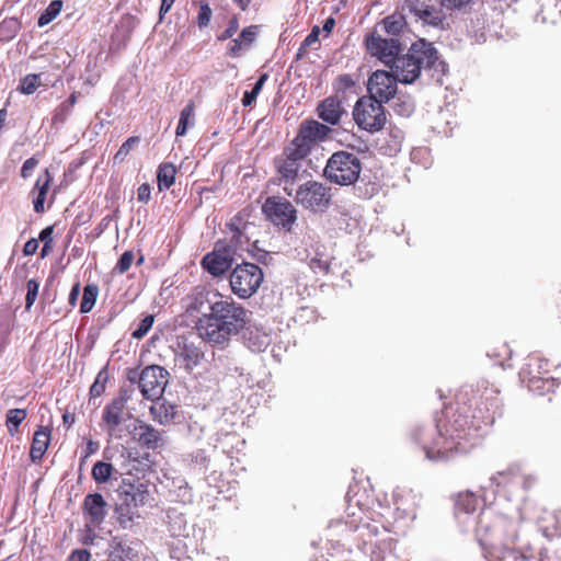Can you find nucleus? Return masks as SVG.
<instances>
[{"instance_id": "393cba45", "label": "nucleus", "mask_w": 561, "mask_h": 561, "mask_svg": "<svg viewBox=\"0 0 561 561\" xmlns=\"http://www.w3.org/2000/svg\"><path fill=\"white\" fill-rule=\"evenodd\" d=\"M257 34V25L244 27L239 34V37L232 41L231 46L228 49V55L233 58L239 57L243 49H248L255 42Z\"/></svg>"}, {"instance_id": "680f3d73", "label": "nucleus", "mask_w": 561, "mask_h": 561, "mask_svg": "<svg viewBox=\"0 0 561 561\" xmlns=\"http://www.w3.org/2000/svg\"><path fill=\"white\" fill-rule=\"evenodd\" d=\"M268 78V75L267 73H262L260 76V78L257 79V81L255 82L254 87L252 88L251 92L254 94V95H259L260 92L262 91L263 89V85L265 83V81L267 80Z\"/></svg>"}, {"instance_id": "aec40b11", "label": "nucleus", "mask_w": 561, "mask_h": 561, "mask_svg": "<svg viewBox=\"0 0 561 561\" xmlns=\"http://www.w3.org/2000/svg\"><path fill=\"white\" fill-rule=\"evenodd\" d=\"M106 505L100 493H91L84 497L83 514L94 527H99L103 523L106 516Z\"/></svg>"}, {"instance_id": "72a5a7b5", "label": "nucleus", "mask_w": 561, "mask_h": 561, "mask_svg": "<svg viewBox=\"0 0 561 561\" xmlns=\"http://www.w3.org/2000/svg\"><path fill=\"white\" fill-rule=\"evenodd\" d=\"M195 104L190 101L184 108L181 111L180 119L176 126L175 134L178 137L184 136L190 125L194 122Z\"/></svg>"}, {"instance_id": "6e6552de", "label": "nucleus", "mask_w": 561, "mask_h": 561, "mask_svg": "<svg viewBox=\"0 0 561 561\" xmlns=\"http://www.w3.org/2000/svg\"><path fill=\"white\" fill-rule=\"evenodd\" d=\"M294 202L302 209L311 213H323L331 205V187L316 180H308L294 188Z\"/></svg>"}, {"instance_id": "c9c22d12", "label": "nucleus", "mask_w": 561, "mask_h": 561, "mask_svg": "<svg viewBox=\"0 0 561 561\" xmlns=\"http://www.w3.org/2000/svg\"><path fill=\"white\" fill-rule=\"evenodd\" d=\"M99 295V287L95 284H88L83 288V296L80 304V312L88 313L95 305Z\"/></svg>"}, {"instance_id": "79ce46f5", "label": "nucleus", "mask_w": 561, "mask_h": 561, "mask_svg": "<svg viewBox=\"0 0 561 561\" xmlns=\"http://www.w3.org/2000/svg\"><path fill=\"white\" fill-rule=\"evenodd\" d=\"M140 138L138 136H131L119 147L117 152L114 154L113 160L115 163L123 162L129 152L139 144Z\"/></svg>"}, {"instance_id": "8fccbe9b", "label": "nucleus", "mask_w": 561, "mask_h": 561, "mask_svg": "<svg viewBox=\"0 0 561 561\" xmlns=\"http://www.w3.org/2000/svg\"><path fill=\"white\" fill-rule=\"evenodd\" d=\"M27 413L24 409H11L7 413L5 423H10L14 426H20V424L26 419Z\"/></svg>"}, {"instance_id": "dca6fc26", "label": "nucleus", "mask_w": 561, "mask_h": 561, "mask_svg": "<svg viewBox=\"0 0 561 561\" xmlns=\"http://www.w3.org/2000/svg\"><path fill=\"white\" fill-rule=\"evenodd\" d=\"M398 79L391 72L385 70H376L368 79L367 90L369 98L387 103L397 93Z\"/></svg>"}, {"instance_id": "bf43d9fd", "label": "nucleus", "mask_w": 561, "mask_h": 561, "mask_svg": "<svg viewBox=\"0 0 561 561\" xmlns=\"http://www.w3.org/2000/svg\"><path fill=\"white\" fill-rule=\"evenodd\" d=\"M38 249V241L37 239H30L28 241H26V243L24 244L23 247V254L28 256V255H33L36 253Z\"/></svg>"}, {"instance_id": "423d86ee", "label": "nucleus", "mask_w": 561, "mask_h": 561, "mask_svg": "<svg viewBox=\"0 0 561 561\" xmlns=\"http://www.w3.org/2000/svg\"><path fill=\"white\" fill-rule=\"evenodd\" d=\"M117 493L121 500L115 508L117 522L126 528L139 516L138 508L148 502L150 493L147 484L130 479H123Z\"/></svg>"}, {"instance_id": "f8f14e48", "label": "nucleus", "mask_w": 561, "mask_h": 561, "mask_svg": "<svg viewBox=\"0 0 561 561\" xmlns=\"http://www.w3.org/2000/svg\"><path fill=\"white\" fill-rule=\"evenodd\" d=\"M398 9L402 13L412 15L415 22H421L424 26L439 30L446 27V15L443 9L431 3V0H399Z\"/></svg>"}, {"instance_id": "4468645a", "label": "nucleus", "mask_w": 561, "mask_h": 561, "mask_svg": "<svg viewBox=\"0 0 561 561\" xmlns=\"http://www.w3.org/2000/svg\"><path fill=\"white\" fill-rule=\"evenodd\" d=\"M234 250L226 240H218L213 251L208 252L201 260L202 268L213 277H221L232 266Z\"/></svg>"}, {"instance_id": "a18cd8bd", "label": "nucleus", "mask_w": 561, "mask_h": 561, "mask_svg": "<svg viewBox=\"0 0 561 561\" xmlns=\"http://www.w3.org/2000/svg\"><path fill=\"white\" fill-rule=\"evenodd\" d=\"M135 260V254L131 250L125 251L121 257L118 259L114 272L118 274H125L131 266L133 262Z\"/></svg>"}, {"instance_id": "f03ea898", "label": "nucleus", "mask_w": 561, "mask_h": 561, "mask_svg": "<svg viewBox=\"0 0 561 561\" xmlns=\"http://www.w3.org/2000/svg\"><path fill=\"white\" fill-rule=\"evenodd\" d=\"M190 308L201 313L195 324L198 336L214 345L226 344L249 322L248 310L219 291L197 290Z\"/></svg>"}, {"instance_id": "7c9ffc66", "label": "nucleus", "mask_w": 561, "mask_h": 561, "mask_svg": "<svg viewBox=\"0 0 561 561\" xmlns=\"http://www.w3.org/2000/svg\"><path fill=\"white\" fill-rule=\"evenodd\" d=\"M478 503V496L473 492H459L455 499V511L457 513L471 514L476 512Z\"/></svg>"}, {"instance_id": "0e129e2a", "label": "nucleus", "mask_w": 561, "mask_h": 561, "mask_svg": "<svg viewBox=\"0 0 561 561\" xmlns=\"http://www.w3.org/2000/svg\"><path fill=\"white\" fill-rule=\"evenodd\" d=\"M319 27L318 26H314L311 32L307 35V37L305 38V42L304 44L306 46H309L311 45L313 42L318 41V36H319Z\"/></svg>"}, {"instance_id": "49530a36", "label": "nucleus", "mask_w": 561, "mask_h": 561, "mask_svg": "<svg viewBox=\"0 0 561 561\" xmlns=\"http://www.w3.org/2000/svg\"><path fill=\"white\" fill-rule=\"evenodd\" d=\"M211 14L213 11L209 4L206 1H201L199 11L196 18V23L199 28H204L209 25Z\"/></svg>"}, {"instance_id": "cd10ccee", "label": "nucleus", "mask_w": 561, "mask_h": 561, "mask_svg": "<svg viewBox=\"0 0 561 561\" xmlns=\"http://www.w3.org/2000/svg\"><path fill=\"white\" fill-rule=\"evenodd\" d=\"M150 414L154 421L165 425L175 422L178 409L175 405L167 402H157L150 408Z\"/></svg>"}, {"instance_id": "69168bd1", "label": "nucleus", "mask_w": 561, "mask_h": 561, "mask_svg": "<svg viewBox=\"0 0 561 561\" xmlns=\"http://www.w3.org/2000/svg\"><path fill=\"white\" fill-rule=\"evenodd\" d=\"M256 98H257V96H256V95H254L251 91H245V92L243 93V98H242V100H241L242 105H243V106H250V105H252V104L255 102Z\"/></svg>"}, {"instance_id": "a211bd4d", "label": "nucleus", "mask_w": 561, "mask_h": 561, "mask_svg": "<svg viewBox=\"0 0 561 561\" xmlns=\"http://www.w3.org/2000/svg\"><path fill=\"white\" fill-rule=\"evenodd\" d=\"M130 434L133 439L146 449L156 450L165 444L163 432L142 421H138Z\"/></svg>"}, {"instance_id": "37998d69", "label": "nucleus", "mask_w": 561, "mask_h": 561, "mask_svg": "<svg viewBox=\"0 0 561 561\" xmlns=\"http://www.w3.org/2000/svg\"><path fill=\"white\" fill-rule=\"evenodd\" d=\"M53 232L54 226H48L39 232V240L44 243L41 250V257H46L53 251Z\"/></svg>"}, {"instance_id": "864d4df0", "label": "nucleus", "mask_w": 561, "mask_h": 561, "mask_svg": "<svg viewBox=\"0 0 561 561\" xmlns=\"http://www.w3.org/2000/svg\"><path fill=\"white\" fill-rule=\"evenodd\" d=\"M69 113V107L67 106L66 103H61L56 110H55V113L53 115V123L54 124H57V123H64L65 119H66V116L68 115Z\"/></svg>"}, {"instance_id": "e433bc0d", "label": "nucleus", "mask_w": 561, "mask_h": 561, "mask_svg": "<svg viewBox=\"0 0 561 561\" xmlns=\"http://www.w3.org/2000/svg\"><path fill=\"white\" fill-rule=\"evenodd\" d=\"M309 266L316 274L325 275L331 268V257L328 254L317 252L316 255L310 259Z\"/></svg>"}, {"instance_id": "c85d7f7f", "label": "nucleus", "mask_w": 561, "mask_h": 561, "mask_svg": "<svg viewBox=\"0 0 561 561\" xmlns=\"http://www.w3.org/2000/svg\"><path fill=\"white\" fill-rule=\"evenodd\" d=\"M523 382L527 386L529 391L538 396L552 393L556 388V379L552 377L551 374L539 378L529 379Z\"/></svg>"}, {"instance_id": "20e7f679", "label": "nucleus", "mask_w": 561, "mask_h": 561, "mask_svg": "<svg viewBox=\"0 0 561 561\" xmlns=\"http://www.w3.org/2000/svg\"><path fill=\"white\" fill-rule=\"evenodd\" d=\"M476 535L488 561H504L516 550L518 525L501 515L483 514L480 516Z\"/></svg>"}, {"instance_id": "c756f323", "label": "nucleus", "mask_w": 561, "mask_h": 561, "mask_svg": "<svg viewBox=\"0 0 561 561\" xmlns=\"http://www.w3.org/2000/svg\"><path fill=\"white\" fill-rule=\"evenodd\" d=\"M176 168L172 162H162L158 167L157 183L159 191L169 190L175 182Z\"/></svg>"}, {"instance_id": "ea45409f", "label": "nucleus", "mask_w": 561, "mask_h": 561, "mask_svg": "<svg viewBox=\"0 0 561 561\" xmlns=\"http://www.w3.org/2000/svg\"><path fill=\"white\" fill-rule=\"evenodd\" d=\"M62 2L60 0H54L49 3L46 10L39 15L37 24L44 26L51 22L60 12Z\"/></svg>"}, {"instance_id": "2f4dec72", "label": "nucleus", "mask_w": 561, "mask_h": 561, "mask_svg": "<svg viewBox=\"0 0 561 561\" xmlns=\"http://www.w3.org/2000/svg\"><path fill=\"white\" fill-rule=\"evenodd\" d=\"M405 18V13L402 12L399 15L391 14L386 16L382 20V26L386 33L397 38V36L402 32L407 24Z\"/></svg>"}, {"instance_id": "4be33fe9", "label": "nucleus", "mask_w": 561, "mask_h": 561, "mask_svg": "<svg viewBox=\"0 0 561 561\" xmlns=\"http://www.w3.org/2000/svg\"><path fill=\"white\" fill-rule=\"evenodd\" d=\"M551 374L550 363L538 354H530L519 371L522 381L539 378Z\"/></svg>"}, {"instance_id": "a19ab883", "label": "nucleus", "mask_w": 561, "mask_h": 561, "mask_svg": "<svg viewBox=\"0 0 561 561\" xmlns=\"http://www.w3.org/2000/svg\"><path fill=\"white\" fill-rule=\"evenodd\" d=\"M112 551L110 554V561L111 560H124L126 558H129L131 554L133 549L127 546L122 540H118L117 538H114L111 545Z\"/></svg>"}, {"instance_id": "c03bdc74", "label": "nucleus", "mask_w": 561, "mask_h": 561, "mask_svg": "<svg viewBox=\"0 0 561 561\" xmlns=\"http://www.w3.org/2000/svg\"><path fill=\"white\" fill-rule=\"evenodd\" d=\"M356 82L352 75L344 73L336 77L333 82V89L336 93H345L346 91L353 89Z\"/></svg>"}, {"instance_id": "bb28decb", "label": "nucleus", "mask_w": 561, "mask_h": 561, "mask_svg": "<svg viewBox=\"0 0 561 561\" xmlns=\"http://www.w3.org/2000/svg\"><path fill=\"white\" fill-rule=\"evenodd\" d=\"M227 228L231 232V239L228 244L231 245L236 252L238 248L248 242V239L243 240L247 222L243 221L240 215H236L227 224Z\"/></svg>"}, {"instance_id": "1a4fd4ad", "label": "nucleus", "mask_w": 561, "mask_h": 561, "mask_svg": "<svg viewBox=\"0 0 561 561\" xmlns=\"http://www.w3.org/2000/svg\"><path fill=\"white\" fill-rule=\"evenodd\" d=\"M263 279L264 274L259 265L243 262L232 268L229 275V285L237 297L248 299L257 291Z\"/></svg>"}, {"instance_id": "473e14b6", "label": "nucleus", "mask_w": 561, "mask_h": 561, "mask_svg": "<svg viewBox=\"0 0 561 561\" xmlns=\"http://www.w3.org/2000/svg\"><path fill=\"white\" fill-rule=\"evenodd\" d=\"M21 31V23L16 18H5L0 22V41L10 42Z\"/></svg>"}, {"instance_id": "4c0bfd02", "label": "nucleus", "mask_w": 561, "mask_h": 561, "mask_svg": "<svg viewBox=\"0 0 561 561\" xmlns=\"http://www.w3.org/2000/svg\"><path fill=\"white\" fill-rule=\"evenodd\" d=\"M41 84V75L30 73L21 79L19 91L22 94L30 95L33 94Z\"/></svg>"}, {"instance_id": "f3484780", "label": "nucleus", "mask_w": 561, "mask_h": 561, "mask_svg": "<svg viewBox=\"0 0 561 561\" xmlns=\"http://www.w3.org/2000/svg\"><path fill=\"white\" fill-rule=\"evenodd\" d=\"M127 400L126 391H121L119 394L111 400L103 409L102 421L110 436H114L124 422Z\"/></svg>"}, {"instance_id": "3c124183", "label": "nucleus", "mask_w": 561, "mask_h": 561, "mask_svg": "<svg viewBox=\"0 0 561 561\" xmlns=\"http://www.w3.org/2000/svg\"><path fill=\"white\" fill-rule=\"evenodd\" d=\"M239 30V20L237 16H232L228 23L227 28L218 36L219 41H226L231 38Z\"/></svg>"}, {"instance_id": "9b49d317", "label": "nucleus", "mask_w": 561, "mask_h": 561, "mask_svg": "<svg viewBox=\"0 0 561 561\" xmlns=\"http://www.w3.org/2000/svg\"><path fill=\"white\" fill-rule=\"evenodd\" d=\"M353 117L360 129L369 133L381 130L387 122L382 102L369 96L357 100L353 110Z\"/></svg>"}, {"instance_id": "a878e982", "label": "nucleus", "mask_w": 561, "mask_h": 561, "mask_svg": "<svg viewBox=\"0 0 561 561\" xmlns=\"http://www.w3.org/2000/svg\"><path fill=\"white\" fill-rule=\"evenodd\" d=\"M179 357L187 371H192L204 359V352L194 343L185 342L181 347Z\"/></svg>"}, {"instance_id": "2eb2a0df", "label": "nucleus", "mask_w": 561, "mask_h": 561, "mask_svg": "<svg viewBox=\"0 0 561 561\" xmlns=\"http://www.w3.org/2000/svg\"><path fill=\"white\" fill-rule=\"evenodd\" d=\"M365 46L373 57H376L386 66H389L402 50L399 38H383L376 32L366 36Z\"/></svg>"}, {"instance_id": "9d476101", "label": "nucleus", "mask_w": 561, "mask_h": 561, "mask_svg": "<svg viewBox=\"0 0 561 561\" xmlns=\"http://www.w3.org/2000/svg\"><path fill=\"white\" fill-rule=\"evenodd\" d=\"M169 373L158 365L145 367L138 375L137 370L129 369L127 379L134 382L138 378V386L142 397L147 400H158L168 385Z\"/></svg>"}, {"instance_id": "b1692460", "label": "nucleus", "mask_w": 561, "mask_h": 561, "mask_svg": "<svg viewBox=\"0 0 561 561\" xmlns=\"http://www.w3.org/2000/svg\"><path fill=\"white\" fill-rule=\"evenodd\" d=\"M51 183L53 174L50 173L49 169L46 168L43 174L37 178L32 190V193H37V196L33 199L35 213L43 214L45 211V201Z\"/></svg>"}, {"instance_id": "6e6d98bb", "label": "nucleus", "mask_w": 561, "mask_h": 561, "mask_svg": "<svg viewBox=\"0 0 561 561\" xmlns=\"http://www.w3.org/2000/svg\"><path fill=\"white\" fill-rule=\"evenodd\" d=\"M151 197V187L148 183H142L137 190V199L147 204Z\"/></svg>"}, {"instance_id": "39448f33", "label": "nucleus", "mask_w": 561, "mask_h": 561, "mask_svg": "<svg viewBox=\"0 0 561 561\" xmlns=\"http://www.w3.org/2000/svg\"><path fill=\"white\" fill-rule=\"evenodd\" d=\"M389 67L399 82L411 84L420 77L422 69L444 73L446 64L439 60L432 43L421 39L413 43L407 54H399Z\"/></svg>"}, {"instance_id": "e2e57ef3", "label": "nucleus", "mask_w": 561, "mask_h": 561, "mask_svg": "<svg viewBox=\"0 0 561 561\" xmlns=\"http://www.w3.org/2000/svg\"><path fill=\"white\" fill-rule=\"evenodd\" d=\"M268 78V75L267 73H262L260 76V78L257 79V81L255 82L254 87L252 88L251 92L254 94V95H259L260 92L262 91L263 89V85L265 83V81L267 80Z\"/></svg>"}, {"instance_id": "f257e3e1", "label": "nucleus", "mask_w": 561, "mask_h": 561, "mask_svg": "<svg viewBox=\"0 0 561 561\" xmlns=\"http://www.w3.org/2000/svg\"><path fill=\"white\" fill-rule=\"evenodd\" d=\"M499 391L485 389L479 396L458 402L456 410L435 425H417L411 440L421 447L428 460H448L469 453L476 445L478 432L494 423L501 407Z\"/></svg>"}, {"instance_id": "09e8293b", "label": "nucleus", "mask_w": 561, "mask_h": 561, "mask_svg": "<svg viewBox=\"0 0 561 561\" xmlns=\"http://www.w3.org/2000/svg\"><path fill=\"white\" fill-rule=\"evenodd\" d=\"M154 317L152 314L146 316L139 323L138 328L131 333V337L136 340L142 339L152 328Z\"/></svg>"}, {"instance_id": "4d7b16f0", "label": "nucleus", "mask_w": 561, "mask_h": 561, "mask_svg": "<svg viewBox=\"0 0 561 561\" xmlns=\"http://www.w3.org/2000/svg\"><path fill=\"white\" fill-rule=\"evenodd\" d=\"M91 553L87 549H75L68 557V561H90Z\"/></svg>"}, {"instance_id": "0eeeda50", "label": "nucleus", "mask_w": 561, "mask_h": 561, "mask_svg": "<svg viewBox=\"0 0 561 561\" xmlns=\"http://www.w3.org/2000/svg\"><path fill=\"white\" fill-rule=\"evenodd\" d=\"M360 172L359 158L355 153L340 150L329 158L323 174L331 183L351 185L358 180Z\"/></svg>"}, {"instance_id": "ddd939ff", "label": "nucleus", "mask_w": 561, "mask_h": 561, "mask_svg": "<svg viewBox=\"0 0 561 561\" xmlns=\"http://www.w3.org/2000/svg\"><path fill=\"white\" fill-rule=\"evenodd\" d=\"M262 210L274 226L287 232L293 230L298 211L288 199L280 196H270L265 199Z\"/></svg>"}, {"instance_id": "7ed1b4c3", "label": "nucleus", "mask_w": 561, "mask_h": 561, "mask_svg": "<svg viewBox=\"0 0 561 561\" xmlns=\"http://www.w3.org/2000/svg\"><path fill=\"white\" fill-rule=\"evenodd\" d=\"M331 134L332 128L328 125L316 119H305L300 123L296 136L274 157V183L282 186L287 196H293L304 161L320 142L330 139Z\"/></svg>"}, {"instance_id": "412c9836", "label": "nucleus", "mask_w": 561, "mask_h": 561, "mask_svg": "<svg viewBox=\"0 0 561 561\" xmlns=\"http://www.w3.org/2000/svg\"><path fill=\"white\" fill-rule=\"evenodd\" d=\"M317 114L324 123L334 126L341 122V118L346 114V111L337 96L330 95L318 104Z\"/></svg>"}, {"instance_id": "13d9d810", "label": "nucleus", "mask_w": 561, "mask_h": 561, "mask_svg": "<svg viewBox=\"0 0 561 561\" xmlns=\"http://www.w3.org/2000/svg\"><path fill=\"white\" fill-rule=\"evenodd\" d=\"M470 1L471 0H442V5L448 10H461L469 4Z\"/></svg>"}, {"instance_id": "58836bf2", "label": "nucleus", "mask_w": 561, "mask_h": 561, "mask_svg": "<svg viewBox=\"0 0 561 561\" xmlns=\"http://www.w3.org/2000/svg\"><path fill=\"white\" fill-rule=\"evenodd\" d=\"M107 381H108V373H107L106 367H104L103 369H101L99 371L94 382L90 387V396L92 398L101 397L105 391Z\"/></svg>"}, {"instance_id": "5701e85b", "label": "nucleus", "mask_w": 561, "mask_h": 561, "mask_svg": "<svg viewBox=\"0 0 561 561\" xmlns=\"http://www.w3.org/2000/svg\"><path fill=\"white\" fill-rule=\"evenodd\" d=\"M51 438V430L49 427L39 426L34 435L30 448V458L33 462L42 461L49 446Z\"/></svg>"}, {"instance_id": "338daca9", "label": "nucleus", "mask_w": 561, "mask_h": 561, "mask_svg": "<svg viewBox=\"0 0 561 561\" xmlns=\"http://www.w3.org/2000/svg\"><path fill=\"white\" fill-rule=\"evenodd\" d=\"M174 1L175 0H161V5L159 10L160 15L168 13L171 10Z\"/></svg>"}, {"instance_id": "f704fd0d", "label": "nucleus", "mask_w": 561, "mask_h": 561, "mask_svg": "<svg viewBox=\"0 0 561 561\" xmlns=\"http://www.w3.org/2000/svg\"><path fill=\"white\" fill-rule=\"evenodd\" d=\"M114 471L115 469L112 463L96 461L92 468L91 476L98 484H104L108 482Z\"/></svg>"}, {"instance_id": "de8ad7c7", "label": "nucleus", "mask_w": 561, "mask_h": 561, "mask_svg": "<svg viewBox=\"0 0 561 561\" xmlns=\"http://www.w3.org/2000/svg\"><path fill=\"white\" fill-rule=\"evenodd\" d=\"M27 293L25 297V309L30 310L34 305L39 289V283L36 279H28L26 284Z\"/></svg>"}, {"instance_id": "774afa93", "label": "nucleus", "mask_w": 561, "mask_h": 561, "mask_svg": "<svg viewBox=\"0 0 561 561\" xmlns=\"http://www.w3.org/2000/svg\"><path fill=\"white\" fill-rule=\"evenodd\" d=\"M62 423L67 428L71 427L72 424L75 423V415L70 413H65L62 415Z\"/></svg>"}, {"instance_id": "052dcab7", "label": "nucleus", "mask_w": 561, "mask_h": 561, "mask_svg": "<svg viewBox=\"0 0 561 561\" xmlns=\"http://www.w3.org/2000/svg\"><path fill=\"white\" fill-rule=\"evenodd\" d=\"M80 290H81L80 282L75 283L70 290L69 298H68V302L71 307L76 306V304L78 301V297L80 295Z\"/></svg>"}, {"instance_id": "6ab92c4d", "label": "nucleus", "mask_w": 561, "mask_h": 561, "mask_svg": "<svg viewBox=\"0 0 561 561\" xmlns=\"http://www.w3.org/2000/svg\"><path fill=\"white\" fill-rule=\"evenodd\" d=\"M491 481L496 485L499 492L528 489L531 484L530 479L523 474L516 467L496 472L492 476Z\"/></svg>"}, {"instance_id": "5fc2aeb1", "label": "nucleus", "mask_w": 561, "mask_h": 561, "mask_svg": "<svg viewBox=\"0 0 561 561\" xmlns=\"http://www.w3.org/2000/svg\"><path fill=\"white\" fill-rule=\"evenodd\" d=\"M99 443L98 442H94L92 439H89L87 442V446H85V449H84V454L83 456L81 457V460H80V467L87 461V459L94 455L98 450H99Z\"/></svg>"}, {"instance_id": "603ef678", "label": "nucleus", "mask_w": 561, "mask_h": 561, "mask_svg": "<svg viewBox=\"0 0 561 561\" xmlns=\"http://www.w3.org/2000/svg\"><path fill=\"white\" fill-rule=\"evenodd\" d=\"M38 162V159L35 157L26 159L21 168V176L23 179L30 178L33 170L37 167Z\"/></svg>"}]
</instances>
